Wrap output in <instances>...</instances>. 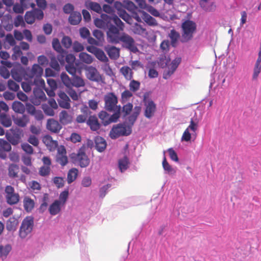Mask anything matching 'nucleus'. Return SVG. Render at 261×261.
Returning a JSON list of instances; mask_svg holds the SVG:
<instances>
[{"instance_id":"obj_51","label":"nucleus","mask_w":261,"mask_h":261,"mask_svg":"<svg viewBox=\"0 0 261 261\" xmlns=\"http://www.w3.org/2000/svg\"><path fill=\"white\" fill-rule=\"evenodd\" d=\"M133 105L131 103H128L125 105H124L122 107V112L124 113V116H127L132 110H133Z\"/></svg>"},{"instance_id":"obj_43","label":"nucleus","mask_w":261,"mask_h":261,"mask_svg":"<svg viewBox=\"0 0 261 261\" xmlns=\"http://www.w3.org/2000/svg\"><path fill=\"white\" fill-rule=\"evenodd\" d=\"M33 13V11L26 12L24 16V19L27 23L32 24L34 22L35 18Z\"/></svg>"},{"instance_id":"obj_30","label":"nucleus","mask_w":261,"mask_h":261,"mask_svg":"<svg viewBox=\"0 0 261 261\" xmlns=\"http://www.w3.org/2000/svg\"><path fill=\"white\" fill-rule=\"evenodd\" d=\"M12 109L16 113L23 114L25 110L24 105L20 101H15L12 106Z\"/></svg>"},{"instance_id":"obj_62","label":"nucleus","mask_w":261,"mask_h":261,"mask_svg":"<svg viewBox=\"0 0 261 261\" xmlns=\"http://www.w3.org/2000/svg\"><path fill=\"white\" fill-rule=\"evenodd\" d=\"M21 148L22 150L28 154H32L33 153V148L32 146L28 143H23L21 145Z\"/></svg>"},{"instance_id":"obj_28","label":"nucleus","mask_w":261,"mask_h":261,"mask_svg":"<svg viewBox=\"0 0 261 261\" xmlns=\"http://www.w3.org/2000/svg\"><path fill=\"white\" fill-rule=\"evenodd\" d=\"M129 160L126 156L119 160L118 167L121 172L125 171L128 167Z\"/></svg>"},{"instance_id":"obj_15","label":"nucleus","mask_w":261,"mask_h":261,"mask_svg":"<svg viewBox=\"0 0 261 261\" xmlns=\"http://www.w3.org/2000/svg\"><path fill=\"white\" fill-rule=\"evenodd\" d=\"M46 127L49 130L55 133L59 132L62 128L60 123L57 121L52 119L48 120Z\"/></svg>"},{"instance_id":"obj_40","label":"nucleus","mask_w":261,"mask_h":261,"mask_svg":"<svg viewBox=\"0 0 261 261\" xmlns=\"http://www.w3.org/2000/svg\"><path fill=\"white\" fill-rule=\"evenodd\" d=\"M42 141L47 146L53 147L57 145V142L53 140L51 137L49 135L44 136Z\"/></svg>"},{"instance_id":"obj_55","label":"nucleus","mask_w":261,"mask_h":261,"mask_svg":"<svg viewBox=\"0 0 261 261\" xmlns=\"http://www.w3.org/2000/svg\"><path fill=\"white\" fill-rule=\"evenodd\" d=\"M32 86H34V84L33 80L31 79L30 82L28 83L23 82L21 84L22 88L26 92H29L31 91Z\"/></svg>"},{"instance_id":"obj_36","label":"nucleus","mask_w":261,"mask_h":261,"mask_svg":"<svg viewBox=\"0 0 261 261\" xmlns=\"http://www.w3.org/2000/svg\"><path fill=\"white\" fill-rule=\"evenodd\" d=\"M120 71L126 80H130L133 78V72L129 67H122L120 69Z\"/></svg>"},{"instance_id":"obj_6","label":"nucleus","mask_w":261,"mask_h":261,"mask_svg":"<svg viewBox=\"0 0 261 261\" xmlns=\"http://www.w3.org/2000/svg\"><path fill=\"white\" fill-rule=\"evenodd\" d=\"M105 108L109 112H113L117 109L119 106L117 105L118 99L116 95L110 92L107 94L104 97Z\"/></svg>"},{"instance_id":"obj_18","label":"nucleus","mask_w":261,"mask_h":261,"mask_svg":"<svg viewBox=\"0 0 261 261\" xmlns=\"http://www.w3.org/2000/svg\"><path fill=\"white\" fill-rule=\"evenodd\" d=\"M87 124L93 131L98 130L100 127V124L95 116H90L87 121Z\"/></svg>"},{"instance_id":"obj_47","label":"nucleus","mask_w":261,"mask_h":261,"mask_svg":"<svg viewBox=\"0 0 261 261\" xmlns=\"http://www.w3.org/2000/svg\"><path fill=\"white\" fill-rule=\"evenodd\" d=\"M8 88L13 91L17 92L19 89V85L12 80L8 81Z\"/></svg>"},{"instance_id":"obj_45","label":"nucleus","mask_w":261,"mask_h":261,"mask_svg":"<svg viewBox=\"0 0 261 261\" xmlns=\"http://www.w3.org/2000/svg\"><path fill=\"white\" fill-rule=\"evenodd\" d=\"M33 84L37 87L45 88V84L41 76L35 77L33 79Z\"/></svg>"},{"instance_id":"obj_48","label":"nucleus","mask_w":261,"mask_h":261,"mask_svg":"<svg viewBox=\"0 0 261 261\" xmlns=\"http://www.w3.org/2000/svg\"><path fill=\"white\" fill-rule=\"evenodd\" d=\"M65 68L70 74L74 75L76 74L77 71L76 64H66Z\"/></svg>"},{"instance_id":"obj_33","label":"nucleus","mask_w":261,"mask_h":261,"mask_svg":"<svg viewBox=\"0 0 261 261\" xmlns=\"http://www.w3.org/2000/svg\"><path fill=\"white\" fill-rule=\"evenodd\" d=\"M11 250V246L10 245L0 246V258H5Z\"/></svg>"},{"instance_id":"obj_17","label":"nucleus","mask_w":261,"mask_h":261,"mask_svg":"<svg viewBox=\"0 0 261 261\" xmlns=\"http://www.w3.org/2000/svg\"><path fill=\"white\" fill-rule=\"evenodd\" d=\"M105 50L111 59L116 60L119 57V49L115 46H107L105 47Z\"/></svg>"},{"instance_id":"obj_38","label":"nucleus","mask_w":261,"mask_h":261,"mask_svg":"<svg viewBox=\"0 0 261 261\" xmlns=\"http://www.w3.org/2000/svg\"><path fill=\"white\" fill-rule=\"evenodd\" d=\"M84 86L85 82L81 77L76 76L72 79L71 88L72 87L79 88L81 87H84Z\"/></svg>"},{"instance_id":"obj_41","label":"nucleus","mask_w":261,"mask_h":261,"mask_svg":"<svg viewBox=\"0 0 261 261\" xmlns=\"http://www.w3.org/2000/svg\"><path fill=\"white\" fill-rule=\"evenodd\" d=\"M123 3L124 8L131 12L137 11L138 9L132 2L129 0L124 1Z\"/></svg>"},{"instance_id":"obj_59","label":"nucleus","mask_w":261,"mask_h":261,"mask_svg":"<svg viewBox=\"0 0 261 261\" xmlns=\"http://www.w3.org/2000/svg\"><path fill=\"white\" fill-rule=\"evenodd\" d=\"M140 84L139 82L132 80L129 84V89L131 91L136 92L139 90Z\"/></svg>"},{"instance_id":"obj_53","label":"nucleus","mask_w":261,"mask_h":261,"mask_svg":"<svg viewBox=\"0 0 261 261\" xmlns=\"http://www.w3.org/2000/svg\"><path fill=\"white\" fill-rule=\"evenodd\" d=\"M117 14L119 16L123 19L127 23H129V21L131 20V17L124 10L120 11V12H117Z\"/></svg>"},{"instance_id":"obj_10","label":"nucleus","mask_w":261,"mask_h":261,"mask_svg":"<svg viewBox=\"0 0 261 261\" xmlns=\"http://www.w3.org/2000/svg\"><path fill=\"white\" fill-rule=\"evenodd\" d=\"M87 77L90 81L99 82L101 81V76L96 68L90 66L86 70Z\"/></svg>"},{"instance_id":"obj_7","label":"nucleus","mask_w":261,"mask_h":261,"mask_svg":"<svg viewBox=\"0 0 261 261\" xmlns=\"http://www.w3.org/2000/svg\"><path fill=\"white\" fill-rule=\"evenodd\" d=\"M120 43L122 46L134 53H137L139 50L135 45L134 39L128 34L122 33L120 38Z\"/></svg>"},{"instance_id":"obj_23","label":"nucleus","mask_w":261,"mask_h":261,"mask_svg":"<svg viewBox=\"0 0 261 261\" xmlns=\"http://www.w3.org/2000/svg\"><path fill=\"white\" fill-rule=\"evenodd\" d=\"M23 207L27 212H30L34 208L35 206V202L28 196L24 197L23 200Z\"/></svg>"},{"instance_id":"obj_63","label":"nucleus","mask_w":261,"mask_h":261,"mask_svg":"<svg viewBox=\"0 0 261 261\" xmlns=\"http://www.w3.org/2000/svg\"><path fill=\"white\" fill-rule=\"evenodd\" d=\"M261 71V66L254 65L252 74V80H256Z\"/></svg>"},{"instance_id":"obj_4","label":"nucleus","mask_w":261,"mask_h":261,"mask_svg":"<svg viewBox=\"0 0 261 261\" xmlns=\"http://www.w3.org/2000/svg\"><path fill=\"white\" fill-rule=\"evenodd\" d=\"M120 29L117 26L115 27L113 23L109 25L107 31V40L109 42L113 44H118L120 43V38L122 35V33L120 32Z\"/></svg>"},{"instance_id":"obj_22","label":"nucleus","mask_w":261,"mask_h":261,"mask_svg":"<svg viewBox=\"0 0 261 261\" xmlns=\"http://www.w3.org/2000/svg\"><path fill=\"white\" fill-rule=\"evenodd\" d=\"M82 20V16L78 12H73L69 17L68 20L72 25H77Z\"/></svg>"},{"instance_id":"obj_56","label":"nucleus","mask_w":261,"mask_h":261,"mask_svg":"<svg viewBox=\"0 0 261 261\" xmlns=\"http://www.w3.org/2000/svg\"><path fill=\"white\" fill-rule=\"evenodd\" d=\"M53 182L58 188H60L64 186L65 181L63 177H55L53 179Z\"/></svg>"},{"instance_id":"obj_34","label":"nucleus","mask_w":261,"mask_h":261,"mask_svg":"<svg viewBox=\"0 0 261 261\" xmlns=\"http://www.w3.org/2000/svg\"><path fill=\"white\" fill-rule=\"evenodd\" d=\"M60 78L63 84L68 88H71L72 80L69 76L65 72L61 73Z\"/></svg>"},{"instance_id":"obj_13","label":"nucleus","mask_w":261,"mask_h":261,"mask_svg":"<svg viewBox=\"0 0 261 261\" xmlns=\"http://www.w3.org/2000/svg\"><path fill=\"white\" fill-rule=\"evenodd\" d=\"M43 68L38 64H35L33 65L32 69L27 71V75L31 79L41 76L43 74Z\"/></svg>"},{"instance_id":"obj_37","label":"nucleus","mask_w":261,"mask_h":261,"mask_svg":"<svg viewBox=\"0 0 261 261\" xmlns=\"http://www.w3.org/2000/svg\"><path fill=\"white\" fill-rule=\"evenodd\" d=\"M79 57L81 61L86 64H91L93 61L92 57L86 53H81Z\"/></svg>"},{"instance_id":"obj_2","label":"nucleus","mask_w":261,"mask_h":261,"mask_svg":"<svg viewBox=\"0 0 261 261\" xmlns=\"http://www.w3.org/2000/svg\"><path fill=\"white\" fill-rule=\"evenodd\" d=\"M132 132V126L125 123H120L113 125L110 132L109 136L112 139H116L121 136H128Z\"/></svg>"},{"instance_id":"obj_21","label":"nucleus","mask_w":261,"mask_h":261,"mask_svg":"<svg viewBox=\"0 0 261 261\" xmlns=\"http://www.w3.org/2000/svg\"><path fill=\"white\" fill-rule=\"evenodd\" d=\"M60 122L63 124L70 123L72 121V116L65 110L62 111L59 114Z\"/></svg>"},{"instance_id":"obj_57","label":"nucleus","mask_w":261,"mask_h":261,"mask_svg":"<svg viewBox=\"0 0 261 261\" xmlns=\"http://www.w3.org/2000/svg\"><path fill=\"white\" fill-rule=\"evenodd\" d=\"M62 45L66 48H69L72 45V40L68 36H64L61 41Z\"/></svg>"},{"instance_id":"obj_5","label":"nucleus","mask_w":261,"mask_h":261,"mask_svg":"<svg viewBox=\"0 0 261 261\" xmlns=\"http://www.w3.org/2000/svg\"><path fill=\"white\" fill-rule=\"evenodd\" d=\"M34 226V219L31 217H27L23 219L19 229V236L25 238L31 233Z\"/></svg>"},{"instance_id":"obj_16","label":"nucleus","mask_w":261,"mask_h":261,"mask_svg":"<svg viewBox=\"0 0 261 261\" xmlns=\"http://www.w3.org/2000/svg\"><path fill=\"white\" fill-rule=\"evenodd\" d=\"M14 122L17 126L21 127H23L27 126V124L30 121L29 116L23 114L21 116H17V117L13 118Z\"/></svg>"},{"instance_id":"obj_52","label":"nucleus","mask_w":261,"mask_h":261,"mask_svg":"<svg viewBox=\"0 0 261 261\" xmlns=\"http://www.w3.org/2000/svg\"><path fill=\"white\" fill-rule=\"evenodd\" d=\"M0 148L7 152H9L12 148L11 144L7 141L4 140L0 141Z\"/></svg>"},{"instance_id":"obj_31","label":"nucleus","mask_w":261,"mask_h":261,"mask_svg":"<svg viewBox=\"0 0 261 261\" xmlns=\"http://www.w3.org/2000/svg\"><path fill=\"white\" fill-rule=\"evenodd\" d=\"M78 170L76 168H72L70 169L67 173V182L70 184L74 181L77 178Z\"/></svg>"},{"instance_id":"obj_12","label":"nucleus","mask_w":261,"mask_h":261,"mask_svg":"<svg viewBox=\"0 0 261 261\" xmlns=\"http://www.w3.org/2000/svg\"><path fill=\"white\" fill-rule=\"evenodd\" d=\"M11 75L17 82H20L22 81L23 77L26 74V71L22 67H15L11 69Z\"/></svg>"},{"instance_id":"obj_8","label":"nucleus","mask_w":261,"mask_h":261,"mask_svg":"<svg viewBox=\"0 0 261 261\" xmlns=\"http://www.w3.org/2000/svg\"><path fill=\"white\" fill-rule=\"evenodd\" d=\"M71 158L74 163L79 165L82 168L87 167L90 163V159L86 154L82 151H79L77 153H72Z\"/></svg>"},{"instance_id":"obj_49","label":"nucleus","mask_w":261,"mask_h":261,"mask_svg":"<svg viewBox=\"0 0 261 261\" xmlns=\"http://www.w3.org/2000/svg\"><path fill=\"white\" fill-rule=\"evenodd\" d=\"M79 33L81 38L84 39H86L90 35V32L89 30L86 27L80 28Z\"/></svg>"},{"instance_id":"obj_32","label":"nucleus","mask_w":261,"mask_h":261,"mask_svg":"<svg viewBox=\"0 0 261 261\" xmlns=\"http://www.w3.org/2000/svg\"><path fill=\"white\" fill-rule=\"evenodd\" d=\"M18 166L14 164L9 165L8 168V175L11 178H15L17 177V173L18 172Z\"/></svg>"},{"instance_id":"obj_1","label":"nucleus","mask_w":261,"mask_h":261,"mask_svg":"<svg viewBox=\"0 0 261 261\" xmlns=\"http://www.w3.org/2000/svg\"><path fill=\"white\" fill-rule=\"evenodd\" d=\"M94 24L98 28H109V25L113 23L116 26L122 30L124 28V23L116 15L110 16L107 14H101V18H96L94 20Z\"/></svg>"},{"instance_id":"obj_26","label":"nucleus","mask_w":261,"mask_h":261,"mask_svg":"<svg viewBox=\"0 0 261 261\" xmlns=\"http://www.w3.org/2000/svg\"><path fill=\"white\" fill-rule=\"evenodd\" d=\"M61 211V201L55 200L49 206V211L51 215H56Z\"/></svg>"},{"instance_id":"obj_50","label":"nucleus","mask_w":261,"mask_h":261,"mask_svg":"<svg viewBox=\"0 0 261 261\" xmlns=\"http://www.w3.org/2000/svg\"><path fill=\"white\" fill-rule=\"evenodd\" d=\"M56 161L62 166L66 165L68 163V159L66 155H56Z\"/></svg>"},{"instance_id":"obj_60","label":"nucleus","mask_w":261,"mask_h":261,"mask_svg":"<svg viewBox=\"0 0 261 261\" xmlns=\"http://www.w3.org/2000/svg\"><path fill=\"white\" fill-rule=\"evenodd\" d=\"M132 96L133 94L130 91L125 90L121 94L122 102L124 103L126 102Z\"/></svg>"},{"instance_id":"obj_25","label":"nucleus","mask_w":261,"mask_h":261,"mask_svg":"<svg viewBox=\"0 0 261 261\" xmlns=\"http://www.w3.org/2000/svg\"><path fill=\"white\" fill-rule=\"evenodd\" d=\"M142 13V19L148 25L150 26H156L158 23L154 18L150 16L146 12H141Z\"/></svg>"},{"instance_id":"obj_14","label":"nucleus","mask_w":261,"mask_h":261,"mask_svg":"<svg viewBox=\"0 0 261 261\" xmlns=\"http://www.w3.org/2000/svg\"><path fill=\"white\" fill-rule=\"evenodd\" d=\"M60 98L58 100L59 105L60 107L66 109H69L70 108V98L64 92L61 93L59 94Z\"/></svg>"},{"instance_id":"obj_11","label":"nucleus","mask_w":261,"mask_h":261,"mask_svg":"<svg viewBox=\"0 0 261 261\" xmlns=\"http://www.w3.org/2000/svg\"><path fill=\"white\" fill-rule=\"evenodd\" d=\"M156 111V105L152 100H148L145 103L144 116L148 118H152Z\"/></svg>"},{"instance_id":"obj_64","label":"nucleus","mask_w":261,"mask_h":261,"mask_svg":"<svg viewBox=\"0 0 261 261\" xmlns=\"http://www.w3.org/2000/svg\"><path fill=\"white\" fill-rule=\"evenodd\" d=\"M24 9H25L24 7L21 3L15 4L13 7V10L16 13H23Z\"/></svg>"},{"instance_id":"obj_58","label":"nucleus","mask_w":261,"mask_h":261,"mask_svg":"<svg viewBox=\"0 0 261 261\" xmlns=\"http://www.w3.org/2000/svg\"><path fill=\"white\" fill-rule=\"evenodd\" d=\"M141 12H145L142 10H137V11H135L132 13V17L138 22L142 21V13Z\"/></svg>"},{"instance_id":"obj_35","label":"nucleus","mask_w":261,"mask_h":261,"mask_svg":"<svg viewBox=\"0 0 261 261\" xmlns=\"http://www.w3.org/2000/svg\"><path fill=\"white\" fill-rule=\"evenodd\" d=\"M163 167L166 173L169 174H174L176 171L174 168H172L167 162L166 157L164 155L163 161Z\"/></svg>"},{"instance_id":"obj_20","label":"nucleus","mask_w":261,"mask_h":261,"mask_svg":"<svg viewBox=\"0 0 261 261\" xmlns=\"http://www.w3.org/2000/svg\"><path fill=\"white\" fill-rule=\"evenodd\" d=\"M121 111V107L120 105H119L117 109H116L115 110V111H113V112H114V113L110 116H109V119L107 120V121H106L105 123V126H107L111 123L117 122L118 119L120 117Z\"/></svg>"},{"instance_id":"obj_9","label":"nucleus","mask_w":261,"mask_h":261,"mask_svg":"<svg viewBox=\"0 0 261 261\" xmlns=\"http://www.w3.org/2000/svg\"><path fill=\"white\" fill-rule=\"evenodd\" d=\"M6 198L7 202L13 205L17 203L19 200L18 193L14 192V188L11 186H7L5 188Z\"/></svg>"},{"instance_id":"obj_44","label":"nucleus","mask_w":261,"mask_h":261,"mask_svg":"<svg viewBox=\"0 0 261 261\" xmlns=\"http://www.w3.org/2000/svg\"><path fill=\"white\" fill-rule=\"evenodd\" d=\"M52 45L54 49L59 53H63L64 49L61 46L59 40L57 38H54L52 42Z\"/></svg>"},{"instance_id":"obj_39","label":"nucleus","mask_w":261,"mask_h":261,"mask_svg":"<svg viewBox=\"0 0 261 261\" xmlns=\"http://www.w3.org/2000/svg\"><path fill=\"white\" fill-rule=\"evenodd\" d=\"M94 55L98 60L101 62L106 63L109 61V59L105 55L104 51L100 48L97 50Z\"/></svg>"},{"instance_id":"obj_24","label":"nucleus","mask_w":261,"mask_h":261,"mask_svg":"<svg viewBox=\"0 0 261 261\" xmlns=\"http://www.w3.org/2000/svg\"><path fill=\"white\" fill-rule=\"evenodd\" d=\"M168 37L171 40V45L173 47H176L177 44V42L180 38L179 33L174 29H172L170 31V32L168 35Z\"/></svg>"},{"instance_id":"obj_54","label":"nucleus","mask_w":261,"mask_h":261,"mask_svg":"<svg viewBox=\"0 0 261 261\" xmlns=\"http://www.w3.org/2000/svg\"><path fill=\"white\" fill-rule=\"evenodd\" d=\"M49 65L51 68L56 71H59L60 70V67L58 62L54 57L51 58Z\"/></svg>"},{"instance_id":"obj_42","label":"nucleus","mask_w":261,"mask_h":261,"mask_svg":"<svg viewBox=\"0 0 261 261\" xmlns=\"http://www.w3.org/2000/svg\"><path fill=\"white\" fill-rule=\"evenodd\" d=\"M88 7L89 9L98 13H101L102 11V9L100 5L96 2L89 3Z\"/></svg>"},{"instance_id":"obj_3","label":"nucleus","mask_w":261,"mask_h":261,"mask_svg":"<svg viewBox=\"0 0 261 261\" xmlns=\"http://www.w3.org/2000/svg\"><path fill=\"white\" fill-rule=\"evenodd\" d=\"M182 29V42H187L192 39L193 33L196 29V25L193 21L187 20L184 22L181 25Z\"/></svg>"},{"instance_id":"obj_46","label":"nucleus","mask_w":261,"mask_h":261,"mask_svg":"<svg viewBox=\"0 0 261 261\" xmlns=\"http://www.w3.org/2000/svg\"><path fill=\"white\" fill-rule=\"evenodd\" d=\"M146 30L143 28L141 25L136 23L133 27V31L135 34L138 35H143L145 32Z\"/></svg>"},{"instance_id":"obj_61","label":"nucleus","mask_w":261,"mask_h":261,"mask_svg":"<svg viewBox=\"0 0 261 261\" xmlns=\"http://www.w3.org/2000/svg\"><path fill=\"white\" fill-rule=\"evenodd\" d=\"M10 72L6 67L0 66V75L3 78L7 79L10 76Z\"/></svg>"},{"instance_id":"obj_19","label":"nucleus","mask_w":261,"mask_h":261,"mask_svg":"<svg viewBox=\"0 0 261 261\" xmlns=\"http://www.w3.org/2000/svg\"><path fill=\"white\" fill-rule=\"evenodd\" d=\"M95 147L96 149L101 152L105 150L107 146L106 140L101 137L97 136L95 138Z\"/></svg>"},{"instance_id":"obj_29","label":"nucleus","mask_w":261,"mask_h":261,"mask_svg":"<svg viewBox=\"0 0 261 261\" xmlns=\"http://www.w3.org/2000/svg\"><path fill=\"white\" fill-rule=\"evenodd\" d=\"M0 123L6 127H10L12 125V120L10 116L5 113L0 114Z\"/></svg>"},{"instance_id":"obj_27","label":"nucleus","mask_w":261,"mask_h":261,"mask_svg":"<svg viewBox=\"0 0 261 261\" xmlns=\"http://www.w3.org/2000/svg\"><path fill=\"white\" fill-rule=\"evenodd\" d=\"M141 111V108L139 106L135 107L133 113L128 117V121L131 124V126L134 125L135 122L137 120L140 112Z\"/></svg>"}]
</instances>
